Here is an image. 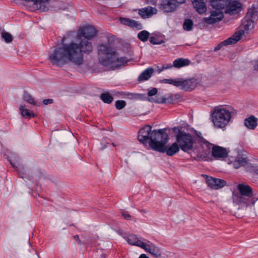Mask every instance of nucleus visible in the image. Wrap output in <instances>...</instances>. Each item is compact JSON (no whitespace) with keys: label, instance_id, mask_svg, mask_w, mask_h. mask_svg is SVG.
I'll use <instances>...</instances> for the list:
<instances>
[{"label":"nucleus","instance_id":"1","mask_svg":"<svg viewBox=\"0 0 258 258\" xmlns=\"http://www.w3.org/2000/svg\"><path fill=\"white\" fill-rule=\"evenodd\" d=\"M67 38V36L62 37L61 45L54 49L49 56V59L52 64L58 67H62L68 62L78 66L82 65L84 62L83 53L89 54L92 52L91 40L81 38L78 39L79 40L78 44L73 41L66 43Z\"/></svg>","mask_w":258,"mask_h":258},{"label":"nucleus","instance_id":"2","mask_svg":"<svg viewBox=\"0 0 258 258\" xmlns=\"http://www.w3.org/2000/svg\"><path fill=\"white\" fill-rule=\"evenodd\" d=\"M210 4L216 10L211 11L210 16L204 19V22L208 24H214L222 20L224 15L220 10L226 8L225 13L234 14L241 8V4L235 1L230 2V0H210Z\"/></svg>","mask_w":258,"mask_h":258},{"label":"nucleus","instance_id":"3","mask_svg":"<svg viewBox=\"0 0 258 258\" xmlns=\"http://www.w3.org/2000/svg\"><path fill=\"white\" fill-rule=\"evenodd\" d=\"M97 50L100 64L105 67H110L112 70L118 69L128 61L125 56L119 57L115 48L109 45L100 44L97 46Z\"/></svg>","mask_w":258,"mask_h":258},{"label":"nucleus","instance_id":"4","mask_svg":"<svg viewBox=\"0 0 258 258\" xmlns=\"http://www.w3.org/2000/svg\"><path fill=\"white\" fill-rule=\"evenodd\" d=\"M236 113V110L230 106H217L212 112L211 118L215 126L223 128L229 123L232 115Z\"/></svg>","mask_w":258,"mask_h":258},{"label":"nucleus","instance_id":"5","mask_svg":"<svg viewBox=\"0 0 258 258\" xmlns=\"http://www.w3.org/2000/svg\"><path fill=\"white\" fill-rule=\"evenodd\" d=\"M173 131L174 132L177 131L175 135L176 140L180 149L184 152L188 153L193 150L194 143H197L200 146L198 141L202 137L192 136L189 133L181 131L178 127H174Z\"/></svg>","mask_w":258,"mask_h":258},{"label":"nucleus","instance_id":"6","mask_svg":"<svg viewBox=\"0 0 258 258\" xmlns=\"http://www.w3.org/2000/svg\"><path fill=\"white\" fill-rule=\"evenodd\" d=\"M198 142L202 148H203V146L205 145L207 148L206 151L199 152L200 157L202 156L207 155L211 148V155L215 158L224 159L228 156L229 151L226 148L217 145H214L205 140L203 137L200 138Z\"/></svg>","mask_w":258,"mask_h":258},{"label":"nucleus","instance_id":"7","mask_svg":"<svg viewBox=\"0 0 258 258\" xmlns=\"http://www.w3.org/2000/svg\"><path fill=\"white\" fill-rule=\"evenodd\" d=\"M239 195L233 197V201L239 204H243L246 206L253 205L255 202L252 188L248 185L239 183L237 185Z\"/></svg>","mask_w":258,"mask_h":258},{"label":"nucleus","instance_id":"8","mask_svg":"<svg viewBox=\"0 0 258 258\" xmlns=\"http://www.w3.org/2000/svg\"><path fill=\"white\" fill-rule=\"evenodd\" d=\"M168 139V135L163 132V130H153L149 141V146L154 151L164 153Z\"/></svg>","mask_w":258,"mask_h":258},{"label":"nucleus","instance_id":"9","mask_svg":"<svg viewBox=\"0 0 258 258\" xmlns=\"http://www.w3.org/2000/svg\"><path fill=\"white\" fill-rule=\"evenodd\" d=\"M161 83L169 84L175 87H178L180 89L187 92L194 90L199 83L198 80L195 77L175 79H164L161 81Z\"/></svg>","mask_w":258,"mask_h":258},{"label":"nucleus","instance_id":"10","mask_svg":"<svg viewBox=\"0 0 258 258\" xmlns=\"http://www.w3.org/2000/svg\"><path fill=\"white\" fill-rule=\"evenodd\" d=\"M254 28V22L251 18L246 17L243 19L239 27V30L236 32L232 36L238 42L245 33Z\"/></svg>","mask_w":258,"mask_h":258},{"label":"nucleus","instance_id":"11","mask_svg":"<svg viewBox=\"0 0 258 258\" xmlns=\"http://www.w3.org/2000/svg\"><path fill=\"white\" fill-rule=\"evenodd\" d=\"M96 30L91 25L83 26L79 28L77 34L78 39L81 38L91 40L97 34Z\"/></svg>","mask_w":258,"mask_h":258},{"label":"nucleus","instance_id":"12","mask_svg":"<svg viewBox=\"0 0 258 258\" xmlns=\"http://www.w3.org/2000/svg\"><path fill=\"white\" fill-rule=\"evenodd\" d=\"M152 126L146 125L141 128L138 133V140L143 144H146L148 140H151V134L152 133Z\"/></svg>","mask_w":258,"mask_h":258},{"label":"nucleus","instance_id":"13","mask_svg":"<svg viewBox=\"0 0 258 258\" xmlns=\"http://www.w3.org/2000/svg\"><path fill=\"white\" fill-rule=\"evenodd\" d=\"M206 183L210 188L218 189L224 187L226 184V181L223 179L207 176Z\"/></svg>","mask_w":258,"mask_h":258},{"label":"nucleus","instance_id":"14","mask_svg":"<svg viewBox=\"0 0 258 258\" xmlns=\"http://www.w3.org/2000/svg\"><path fill=\"white\" fill-rule=\"evenodd\" d=\"M177 6L175 0H160V8L166 12L174 11Z\"/></svg>","mask_w":258,"mask_h":258},{"label":"nucleus","instance_id":"15","mask_svg":"<svg viewBox=\"0 0 258 258\" xmlns=\"http://www.w3.org/2000/svg\"><path fill=\"white\" fill-rule=\"evenodd\" d=\"M146 241L147 242H145V247L142 248L143 249L151 254L155 257H158L161 255V251L157 246L149 240H146Z\"/></svg>","mask_w":258,"mask_h":258},{"label":"nucleus","instance_id":"16","mask_svg":"<svg viewBox=\"0 0 258 258\" xmlns=\"http://www.w3.org/2000/svg\"><path fill=\"white\" fill-rule=\"evenodd\" d=\"M126 239L128 243L131 245H135L140 248L145 247V242L142 240L146 241V239L143 238L142 237L139 238L135 234H130L127 235Z\"/></svg>","mask_w":258,"mask_h":258},{"label":"nucleus","instance_id":"17","mask_svg":"<svg viewBox=\"0 0 258 258\" xmlns=\"http://www.w3.org/2000/svg\"><path fill=\"white\" fill-rule=\"evenodd\" d=\"M119 21L121 24L132 28H136L138 30H141L143 28L142 25L141 23L128 18L120 17Z\"/></svg>","mask_w":258,"mask_h":258},{"label":"nucleus","instance_id":"18","mask_svg":"<svg viewBox=\"0 0 258 258\" xmlns=\"http://www.w3.org/2000/svg\"><path fill=\"white\" fill-rule=\"evenodd\" d=\"M157 13V9L151 6L143 8L139 11V14L144 19L150 18Z\"/></svg>","mask_w":258,"mask_h":258},{"label":"nucleus","instance_id":"19","mask_svg":"<svg viewBox=\"0 0 258 258\" xmlns=\"http://www.w3.org/2000/svg\"><path fill=\"white\" fill-rule=\"evenodd\" d=\"M196 11L200 14L205 13L207 11L206 4L204 0H191Z\"/></svg>","mask_w":258,"mask_h":258},{"label":"nucleus","instance_id":"20","mask_svg":"<svg viewBox=\"0 0 258 258\" xmlns=\"http://www.w3.org/2000/svg\"><path fill=\"white\" fill-rule=\"evenodd\" d=\"M180 149V148L176 142L173 143L171 145H165L164 153H166L169 156H172L178 153Z\"/></svg>","mask_w":258,"mask_h":258},{"label":"nucleus","instance_id":"21","mask_svg":"<svg viewBox=\"0 0 258 258\" xmlns=\"http://www.w3.org/2000/svg\"><path fill=\"white\" fill-rule=\"evenodd\" d=\"M154 73V69L151 67L145 70L139 76L138 80L142 82L149 80Z\"/></svg>","mask_w":258,"mask_h":258},{"label":"nucleus","instance_id":"22","mask_svg":"<svg viewBox=\"0 0 258 258\" xmlns=\"http://www.w3.org/2000/svg\"><path fill=\"white\" fill-rule=\"evenodd\" d=\"M257 119L253 115L244 119L245 126L250 130H254L257 126Z\"/></svg>","mask_w":258,"mask_h":258},{"label":"nucleus","instance_id":"23","mask_svg":"<svg viewBox=\"0 0 258 258\" xmlns=\"http://www.w3.org/2000/svg\"><path fill=\"white\" fill-rule=\"evenodd\" d=\"M237 42L235 39V38L232 36L231 37L228 38V39L225 40L224 41L220 42L219 44H218L214 48V51H217L221 49V48L224 46H227L228 45L234 44L236 43Z\"/></svg>","mask_w":258,"mask_h":258},{"label":"nucleus","instance_id":"24","mask_svg":"<svg viewBox=\"0 0 258 258\" xmlns=\"http://www.w3.org/2000/svg\"><path fill=\"white\" fill-rule=\"evenodd\" d=\"M190 61L187 58H178L173 62V66L176 68H181L187 66L190 64Z\"/></svg>","mask_w":258,"mask_h":258},{"label":"nucleus","instance_id":"25","mask_svg":"<svg viewBox=\"0 0 258 258\" xmlns=\"http://www.w3.org/2000/svg\"><path fill=\"white\" fill-rule=\"evenodd\" d=\"M19 109L22 115L26 118H33L35 116L34 113L31 112L28 109L25 108V106L23 105H21Z\"/></svg>","mask_w":258,"mask_h":258},{"label":"nucleus","instance_id":"26","mask_svg":"<svg viewBox=\"0 0 258 258\" xmlns=\"http://www.w3.org/2000/svg\"><path fill=\"white\" fill-rule=\"evenodd\" d=\"M100 98L103 102L107 104L111 103L113 100V97L108 92L101 93Z\"/></svg>","mask_w":258,"mask_h":258},{"label":"nucleus","instance_id":"27","mask_svg":"<svg viewBox=\"0 0 258 258\" xmlns=\"http://www.w3.org/2000/svg\"><path fill=\"white\" fill-rule=\"evenodd\" d=\"M150 33L146 30H143L138 34V38L142 42H146L149 38Z\"/></svg>","mask_w":258,"mask_h":258},{"label":"nucleus","instance_id":"28","mask_svg":"<svg viewBox=\"0 0 258 258\" xmlns=\"http://www.w3.org/2000/svg\"><path fill=\"white\" fill-rule=\"evenodd\" d=\"M193 25V21L191 19H187L183 22V28L184 30L189 31L192 29Z\"/></svg>","mask_w":258,"mask_h":258},{"label":"nucleus","instance_id":"29","mask_svg":"<svg viewBox=\"0 0 258 258\" xmlns=\"http://www.w3.org/2000/svg\"><path fill=\"white\" fill-rule=\"evenodd\" d=\"M1 36L4 41L7 43L11 42L13 40L12 36L8 32H3L1 34Z\"/></svg>","mask_w":258,"mask_h":258},{"label":"nucleus","instance_id":"30","mask_svg":"<svg viewBox=\"0 0 258 258\" xmlns=\"http://www.w3.org/2000/svg\"><path fill=\"white\" fill-rule=\"evenodd\" d=\"M24 100L28 103L36 105V103L33 98L28 93H25L23 96Z\"/></svg>","mask_w":258,"mask_h":258},{"label":"nucleus","instance_id":"31","mask_svg":"<svg viewBox=\"0 0 258 258\" xmlns=\"http://www.w3.org/2000/svg\"><path fill=\"white\" fill-rule=\"evenodd\" d=\"M125 105L126 102L124 100H117L115 103L116 108L118 110L123 108Z\"/></svg>","mask_w":258,"mask_h":258},{"label":"nucleus","instance_id":"32","mask_svg":"<svg viewBox=\"0 0 258 258\" xmlns=\"http://www.w3.org/2000/svg\"><path fill=\"white\" fill-rule=\"evenodd\" d=\"M150 42L153 44H161L164 42L163 40H160L158 38L154 36L150 38Z\"/></svg>","mask_w":258,"mask_h":258},{"label":"nucleus","instance_id":"33","mask_svg":"<svg viewBox=\"0 0 258 258\" xmlns=\"http://www.w3.org/2000/svg\"><path fill=\"white\" fill-rule=\"evenodd\" d=\"M174 101V96L172 95H170L168 98L163 97L161 101L162 103H172Z\"/></svg>","mask_w":258,"mask_h":258},{"label":"nucleus","instance_id":"34","mask_svg":"<svg viewBox=\"0 0 258 258\" xmlns=\"http://www.w3.org/2000/svg\"><path fill=\"white\" fill-rule=\"evenodd\" d=\"M241 166H244L247 163V159L246 158L239 157L236 159Z\"/></svg>","mask_w":258,"mask_h":258},{"label":"nucleus","instance_id":"35","mask_svg":"<svg viewBox=\"0 0 258 258\" xmlns=\"http://www.w3.org/2000/svg\"><path fill=\"white\" fill-rule=\"evenodd\" d=\"M158 92V90L156 88H153L151 90H149L148 92V95L149 96H152L155 95Z\"/></svg>","mask_w":258,"mask_h":258},{"label":"nucleus","instance_id":"36","mask_svg":"<svg viewBox=\"0 0 258 258\" xmlns=\"http://www.w3.org/2000/svg\"><path fill=\"white\" fill-rule=\"evenodd\" d=\"M121 215L124 218V219L126 220H130L131 219L132 216L130 215L127 212H122Z\"/></svg>","mask_w":258,"mask_h":258},{"label":"nucleus","instance_id":"37","mask_svg":"<svg viewBox=\"0 0 258 258\" xmlns=\"http://www.w3.org/2000/svg\"><path fill=\"white\" fill-rule=\"evenodd\" d=\"M53 102V100L52 99H46L43 100V103L44 105H48L52 104Z\"/></svg>","mask_w":258,"mask_h":258},{"label":"nucleus","instance_id":"38","mask_svg":"<svg viewBox=\"0 0 258 258\" xmlns=\"http://www.w3.org/2000/svg\"><path fill=\"white\" fill-rule=\"evenodd\" d=\"M233 166L234 168L235 169H238V168L241 166V165L239 164V162H238L237 160H235L234 161L233 163Z\"/></svg>","mask_w":258,"mask_h":258},{"label":"nucleus","instance_id":"39","mask_svg":"<svg viewBox=\"0 0 258 258\" xmlns=\"http://www.w3.org/2000/svg\"><path fill=\"white\" fill-rule=\"evenodd\" d=\"M74 238L78 241V243L79 245H81L82 244V242H81V241L79 239V235H76L75 236H74Z\"/></svg>","mask_w":258,"mask_h":258},{"label":"nucleus","instance_id":"40","mask_svg":"<svg viewBox=\"0 0 258 258\" xmlns=\"http://www.w3.org/2000/svg\"><path fill=\"white\" fill-rule=\"evenodd\" d=\"M253 69L255 71H258V60L255 62L253 65Z\"/></svg>","mask_w":258,"mask_h":258},{"label":"nucleus","instance_id":"41","mask_svg":"<svg viewBox=\"0 0 258 258\" xmlns=\"http://www.w3.org/2000/svg\"><path fill=\"white\" fill-rule=\"evenodd\" d=\"M163 66L164 68V70L170 69L172 67H173V65L169 64H165V65H163Z\"/></svg>","mask_w":258,"mask_h":258},{"label":"nucleus","instance_id":"42","mask_svg":"<svg viewBox=\"0 0 258 258\" xmlns=\"http://www.w3.org/2000/svg\"><path fill=\"white\" fill-rule=\"evenodd\" d=\"M139 258H149L148 256L145 254H142L140 255Z\"/></svg>","mask_w":258,"mask_h":258},{"label":"nucleus","instance_id":"43","mask_svg":"<svg viewBox=\"0 0 258 258\" xmlns=\"http://www.w3.org/2000/svg\"><path fill=\"white\" fill-rule=\"evenodd\" d=\"M164 70V68L163 67V66H162L161 67V68H159L158 70V73H160L161 72H162Z\"/></svg>","mask_w":258,"mask_h":258},{"label":"nucleus","instance_id":"44","mask_svg":"<svg viewBox=\"0 0 258 258\" xmlns=\"http://www.w3.org/2000/svg\"><path fill=\"white\" fill-rule=\"evenodd\" d=\"M10 163L14 168H15V165L12 162H10Z\"/></svg>","mask_w":258,"mask_h":258}]
</instances>
